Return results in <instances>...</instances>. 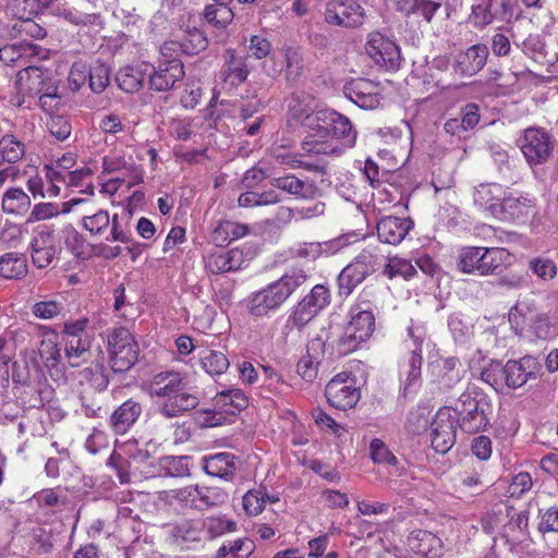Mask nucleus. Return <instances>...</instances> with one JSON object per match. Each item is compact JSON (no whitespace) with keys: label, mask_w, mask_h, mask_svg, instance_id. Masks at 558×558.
I'll return each mask as SVG.
<instances>
[{"label":"nucleus","mask_w":558,"mask_h":558,"mask_svg":"<svg viewBox=\"0 0 558 558\" xmlns=\"http://www.w3.org/2000/svg\"><path fill=\"white\" fill-rule=\"evenodd\" d=\"M141 413V403L133 399H129L111 414L109 420L110 427L116 434L123 435L137 421Z\"/></svg>","instance_id":"nucleus-28"},{"label":"nucleus","mask_w":558,"mask_h":558,"mask_svg":"<svg viewBox=\"0 0 558 558\" xmlns=\"http://www.w3.org/2000/svg\"><path fill=\"white\" fill-rule=\"evenodd\" d=\"M84 203L83 198H72L69 202L61 204L58 203H38L29 213L26 223H34L44 221L59 216L60 214H68L72 208L78 204Z\"/></svg>","instance_id":"nucleus-32"},{"label":"nucleus","mask_w":558,"mask_h":558,"mask_svg":"<svg viewBox=\"0 0 558 558\" xmlns=\"http://www.w3.org/2000/svg\"><path fill=\"white\" fill-rule=\"evenodd\" d=\"M255 550V544L247 537L226 541L217 550L215 558H248Z\"/></svg>","instance_id":"nucleus-43"},{"label":"nucleus","mask_w":558,"mask_h":558,"mask_svg":"<svg viewBox=\"0 0 558 558\" xmlns=\"http://www.w3.org/2000/svg\"><path fill=\"white\" fill-rule=\"evenodd\" d=\"M408 335L410 337V341L407 343L409 353L399 364L404 396L415 392L421 384L422 345L426 340V332L420 326H410Z\"/></svg>","instance_id":"nucleus-8"},{"label":"nucleus","mask_w":558,"mask_h":558,"mask_svg":"<svg viewBox=\"0 0 558 558\" xmlns=\"http://www.w3.org/2000/svg\"><path fill=\"white\" fill-rule=\"evenodd\" d=\"M369 451L375 463L396 465L398 462L396 456L388 449L385 442L378 438L371 441Z\"/></svg>","instance_id":"nucleus-63"},{"label":"nucleus","mask_w":558,"mask_h":558,"mask_svg":"<svg viewBox=\"0 0 558 558\" xmlns=\"http://www.w3.org/2000/svg\"><path fill=\"white\" fill-rule=\"evenodd\" d=\"M397 10L407 15H414L426 23H432L441 7L438 0H396Z\"/></svg>","instance_id":"nucleus-31"},{"label":"nucleus","mask_w":558,"mask_h":558,"mask_svg":"<svg viewBox=\"0 0 558 558\" xmlns=\"http://www.w3.org/2000/svg\"><path fill=\"white\" fill-rule=\"evenodd\" d=\"M20 83L22 89L26 90L29 95H38L48 87L45 72L40 68L31 65L20 73Z\"/></svg>","instance_id":"nucleus-45"},{"label":"nucleus","mask_w":558,"mask_h":558,"mask_svg":"<svg viewBox=\"0 0 558 558\" xmlns=\"http://www.w3.org/2000/svg\"><path fill=\"white\" fill-rule=\"evenodd\" d=\"M440 384L451 388L462 378L461 363L457 357H448L442 361L440 366Z\"/></svg>","instance_id":"nucleus-57"},{"label":"nucleus","mask_w":558,"mask_h":558,"mask_svg":"<svg viewBox=\"0 0 558 558\" xmlns=\"http://www.w3.org/2000/svg\"><path fill=\"white\" fill-rule=\"evenodd\" d=\"M366 54L380 68L397 70L400 66V48L395 40L379 32H373L365 43Z\"/></svg>","instance_id":"nucleus-13"},{"label":"nucleus","mask_w":558,"mask_h":558,"mask_svg":"<svg viewBox=\"0 0 558 558\" xmlns=\"http://www.w3.org/2000/svg\"><path fill=\"white\" fill-rule=\"evenodd\" d=\"M47 129L57 141L63 142L70 137L72 126L63 116H51L47 121Z\"/></svg>","instance_id":"nucleus-62"},{"label":"nucleus","mask_w":558,"mask_h":558,"mask_svg":"<svg viewBox=\"0 0 558 558\" xmlns=\"http://www.w3.org/2000/svg\"><path fill=\"white\" fill-rule=\"evenodd\" d=\"M529 328L537 339L542 340H547L557 332L550 317L543 313L535 314L530 318Z\"/></svg>","instance_id":"nucleus-55"},{"label":"nucleus","mask_w":558,"mask_h":558,"mask_svg":"<svg viewBox=\"0 0 558 558\" xmlns=\"http://www.w3.org/2000/svg\"><path fill=\"white\" fill-rule=\"evenodd\" d=\"M31 197L21 187H10L2 196L1 208L4 214L22 217L31 209Z\"/></svg>","instance_id":"nucleus-35"},{"label":"nucleus","mask_w":558,"mask_h":558,"mask_svg":"<svg viewBox=\"0 0 558 558\" xmlns=\"http://www.w3.org/2000/svg\"><path fill=\"white\" fill-rule=\"evenodd\" d=\"M184 66L180 59L171 58L161 61L149 74V88L155 92H167L184 77Z\"/></svg>","instance_id":"nucleus-20"},{"label":"nucleus","mask_w":558,"mask_h":558,"mask_svg":"<svg viewBox=\"0 0 558 558\" xmlns=\"http://www.w3.org/2000/svg\"><path fill=\"white\" fill-rule=\"evenodd\" d=\"M90 338H71L65 340L64 354L71 367H78L90 359Z\"/></svg>","instance_id":"nucleus-38"},{"label":"nucleus","mask_w":558,"mask_h":558,"mask_svg":"<svg viewBox=\"0 0 558 558\" xmlns=\"http://www.w3.org/2000/svg\"><path fill=\"white\" fill-rule=\"evenodd\" d=\"M29 248L32 262L37 268L49 267L59 252L54 230L48 226L37 228Z\"/></svg>","instance_id":"nucleus-15"},{"label":"nucleus","mask_w":558,"mask_h":558,"mask_svg":"<svg viewBox=\"0 0 558 558\" xmlns=\"http://www.w3.org/2000/svg\"><path fill=\"white\" fill-rule=\"evenodd\" d=\"M502 368V378L510 388H520L530 379H536L539 364L532 356H524L519 361H508Z\"/></svg>","instance_id":"nucleus-22"},{"label":"nucleus","mask_w":558,"mask_h":558,"mask_svg":"<svg viewBox=\"0 0 558 558\" xmlns=\"http://www.w3.org/2000/svg\"><path fill=\"white\" fill-rule=\"evenodd\" d=\"M286 66V80L289 83H295L303 73V59L300 52L293 48L286 50L283 54Z\"/></svg>","instance_id":"nucleus-59"},{"label":"nucleus","mask_w":558,"mask_h":558,"mask_svg":"<svg viewBox=\"0 0 558 558\" xmlns=\"http://www.w3.org/2000/svg\"><path fill=\"white\" fill-rule=\"evenodd\" d=\"M345 96L362 109H375L379 106L378 88L368 80H356L344 87Z\"/></svg>","instance_id":"nucleus-25"},{"label":"nucleus","mask_w":558,"mask_h":558,"mask_svg":"<svg viewBox=\"0 0 558 558\" xmlns=\"http://www.w3.org/2000/svg\"><path fill=\"white\" fill-rule=\"evenodd\" d=\"M333 120V131L328 140L323 141L322 135L307 134L302 142V149L310 156H340L356 142V131L350 119L341 113L330 116Z\"/></svg>","instance_id":"nucleus-3"},{"label":"nucleus","mask_w":558,"mask_h":558,"mask_svg":"<svg viewBox=\"0 0 558 558\" xmlns=\"http://www.w3.org/2000/svg\"><path fill=\"white\" fill-rule=\"evenodd\" d=\"M308 276L303 269H291L278 280L253 292L247 298V311L251 315L263 317L279 308L289 296L305 284Z\"/></svg>","instance_id":"nucleus-2"},{"label":"nucleus","mask_w":558,"mask_h":558,"mask_svg":"<svg viewBox=\"0 0 558 558\" xmlns=\"http://www.w3.org/2000/svg\"><path fill=\"white\" fill-rule=\"evenodd\" d=\"M202 522L205 537L208 535L209 538L219 537L236 530V522L225 515H210L203 519Z\"/></svg>","instance_id":"nucleus-49"},{"label":"nucleus","mask_w":558,"mask_h":558,"mask_svg":"<svg viewBox=\"0 0 558 558\" xmlns=\"http://www.w3.org/2000/svg\"><path fill=\"white\" fill-rule=\"evenodd\" d=\"M250 252L241 247H234L227 252H214L205 258L206 268L211 274H225L236 271L247 266Z\"/></svg>","instance_id":"nucleus-21"},{"label":"nucleus","mask_w":558,"mask_h":558,"mask_svg":"<svg viewBox=\"0 0 558 558\" xmlns=\"http://www.w3.org/2000/svg\"><path fill=\"white\" fill-rule=\"evenodd\" d=\"M554 147L551 135L538 128L526 129L520 141L521 151L532 167L546 163L553 155Z\"/></svg>","instance_id":"nucleus-10"},{"label":"nucleus","mask_w":558,"mask_h":558,"mask_svg":"<svg viewBox=\"0 0 558 558\" xmlns=\"http://www.w3.org/2000/svg\"><path fill=\"white\" fill-rule=\"evenodd\" d=\"M509 258L504 247L465 246L459 252L457 267L463 274L490 276L500 271Z\"/></svg>","instance_id":"nucleus-6"},{"label":"nucleus","mask_w":558,"mask_h":558,"mask_svg":"<svg viewBox=\"0 0 558 558\" xmlns=\"http://www.w3.org/2000/svg\"><path fill=\"white\" fill-rule=\"evenodd\" d=\"M0 35L12 39L28 37L39 40L47 36V31L31 17H20L0 26Z\"/></svg>","instance_id":"nucleus-29"},{"label":"nucleus","mask_w":558,"mask_h":558,"mask_svg":"<svg viewBox=\"0 0 558 558\" xmlns=\"http://www.w3.org/2000/svg\"><path fill=\"white\" fill-rule=\"evenodd\" d=\"M208 40L205 34L197 29H189L181 40H170L166 41L161 48L160 52L162 56H167L169 52H178L181 51L182 53L194 56L198 52L205 50L207 48Z\"/></svg>","instance_id":"nucleus-26"},{"label":"nucleus","mask_w":558,"mask_h":558,"mask_svg":"<svg viewBox=\"0 0 558 558\" xmlns=\"http://www.w3.org/2000/svg\"><path fill=\"white\" fill-rule=\"evenodd\" d=\"M204 470L208 475L228 480L236 470L235 456L230 452H219L206 457L204 458Z\"/></svg>","instance_id":"nucleus-33"},{"label":"nucleus","mask_w":558,"mask_h":558,"mask_svg":"<svg viewBox=\"0 0 558 558\" xmlns=\"http://www.w3.org/2000/svg\"><path fill=\"white\" fill-rule=\"evenodd\" d=\"M25 154L24 144L13 135H4L0 140V156L2 161L14 163Z\"/></svg>","instance_id":"nucleus-54"},{"label":"nucleus","mask_w":558,"mask_h":558,"mask_svg":"<svg viewBox=\"0 0 558 558\" xmlns=\"http://www.w3.org/2000/svg\"><path fill=\"white\" fill-rule=\"evenodd\" d=\"M471 10L470 20L478 29L512 16L510 0H474Z\"/></svg>","instance_id":"nucleus-14"},{"label":"nucleus","mask_w":558,"mask_h":558,"mask_svg":"<svg viewBox=\"0 0 558 558\" xmlns=\"http://www.w3.org/2000/svg\"><path fill=\"white\" fill-rule=\"evenodd\" d=\"M533 202L523 196L506 195L501 203L500 215H496V218L500 220L511 221H523L525 220L532 208Z\"/></svg>","instance_id":"nucleus-30"},{"label":"nucleus","mask_w":558,"mask_h":558,"mask_svg":"<svg viewBox=\"0 0 558 558\" xmlns=\"http://www.w3.org/2000/svg\"><path fill=\"white\" fill-rule=\"evenodd\" d=\"M148 391L151 397L162 399L159 405V413L173 418L194 410L199 398L196 393L185 390L184 377L174 371H163L154 375L148 384Z\"/></svg>","instance_id":"nucleus-1"},{"label":"nucleus","mask_w":558,"mask_h":558,"mask_svg":"<svg viewBox=\"0 0 558 558\" xmlns=\"http://www.w3.org/2000/svg\"><path fill=\"white\" fill-rule=\"evenodd\" d=\"M191 458L187 456H165L159 459L160 474L183 477L190 474Z\"/></svg>","instance_id":"nucleus-47"},{"label":"nucleus","mask_w":558,"mask_h":558,"mask_svg":"<svg viewBox=\"0 0 558 558\" xmlns=\"http://www.w3.org/2000/svg\"><path fill=\"white\" fill-rule=\"evenodd\" d=\"M384 254L378 244H368L338 276L340 294L349 295L381 265Z\"/></svg>","instance_id":"nucleus-7"},{"label":"nucleus","mask_w":558,"mask_h":558,"mask_svg":"<svg viewBox=\"0 0 558 558\" xmlns=\"http://www.w3.org/2000/svg\"><path fill=\"white\" fill-rule=\"evenodd\" d=\"M110 225L109 213L99 209L95 213H86L82 218V227L90 233V235H101Z\"/></svg>","instance_id":"nucleus-51"},{"label":"nucleus","mask_w":558,"mask_h":558,"mask_svg":"<svg viewBox=\"0 0 558 558\" xmlns=\"http://www.w3.org/2000/svg\"><path fill=\"white\" fill-rule=\"evenodd\" d=\"M453 411L456 423L468 434L484 430L489 423L492 403L488 396L477 386L469 385L459 397Z\"/></svg>","instance_id":"nucleus-4"},{"label":"nucleus","mask_w":558,"mask_h":558,"mask_svg":"<svg viewBox=\"0 0 558 558\" xmlns=\"http://www.w3.org/2000/svg\"><path fill=\"white\" fill-rule=\"evenodd\" d=\"M457 423L449 409H440L430 424V442L436 452H448L456 442Z\"/></svg>","instance_id":"nucleus-16"},{"label":"nucleus","mask_w":558,"mask_h":558,"mask_svg":"<svg viewBox=\"0 0 558 558\" xmlns=\"http://www.w3.org/2000/svg\"><path fill=\"white\" fill-rule=\"evenodd\" d=\"M318 313L304 298L298 303L293 313L290 316L293 325L298 327L305 326L311 322Z\"/></svg>","instance_id":"nucleus-64"},{"label":"nucleus","mask_w":558,"mask_h":558,"mask_svg":"<svg viewBox=\"0 0 558 558\" xmlns=\"http://www.w3.org/2000/svg\"><path fill=\"white\" fill-rule=\"evenodd\" d=\"M413 227L410 218L395 216L383 217L377 223V235L380 242L397 245L404 240Z\"/></svg>","instance_id":"nucleus-24"},{"label":"nucleus","mask_w":558,"mask_h":558,"mask_svg":"<svg viewBox=\"0 0 558 558\" xmlns=\"http://www.w3.org/2000/svg\"><path fill=\"white\" fill-rule=\"evenodd\" d=\"M487 57L488 49L485 45H473L456 56L454 72L462 76H472L484 68Z\"/></svg>","instance_id":"nucleus-23"},{"label":"nucleus","mask_w":558,"mask_h":558,"mask_svg":"<svg viewBox=\"0 0 558 558\" xmlns=\"http://www.w3.org/2000/svg\"><path fill=\"white\" fill-rule=\"evenodd\" d=\"M198 355L202 367L210 376L222 375L229 368V360L221 351L202 349Z\"/></svg>","instance_id":"nucleus-44"},{"label":"nucleus","mask_w":558,"mask_h":558,"mask_svg":"<svg viewBox=\"0 0 558 558\" xmlns=\"http://www.w3.org/2000/svg\"><path fill=\"white\" fill-rule=\"evenodd\" d=\"M270 185L298 199L310 201L320 195V190L313 180L294 174L274 177L270 179Z\"/></svg>","instance_id":"nucleus-19"},{"label":"nucleus","mask_w":558,"mask_h":558,"mask_svg":"<svg viewBox=\"0 0 558 558\" xmlns=\"http://www.w3.org/2000/svg\"><path fill=\"white\" fill-rule=\"evenodd\" d=\"M43 340L38 353L51 377L63 378L61 366V348L59 347V335L48 326L40 328Z\"/></svg>","instance_id":"nucleus-18"},{"label":"nucleus","mask_w":558,"mask_h":558,"mask_svg":"<svg viewBox=\"0 0 558 558\" xmlns=\"http://www.w3.org/2000/svg\"><path fill=\"white\" fill-rule=\"evenodd\" d=\"M384 275L393 279L401 277L404 280H410L416 275V269L411 260L398 256L389 257L384 268Z\"/></svg>","instance_id":"nucleus-50"},{"label":"nucleus","mask_w":558,"mask_h":558,"mask_svg":"<svg viewBox=\"0 0 558 558\" xmlns=\"http://www.w3.org/2000/svg\"><path fill=\"white\" fill-rule=\"evenodd\" d=\"M203 527L201 519H182L165 526L170 542L183 548H191L205 539Z\"/></svg>","instance_id":"nucleus-17"},{"label":"nucleus","mask_w":558,"mask_h":558,"mask_svg":"<svg viewBox=\"0 0 558 558\" xmlns=\"http://www.w3.org/2000/svg\"><path fill=\"white\" fill-rule=\"evenodd\" d=\"M409 545L417 554L427 558H434L439 555L441 539L432 532L417 530L410 534Z\"/></svg>","instance_id":"nucleus-36"},{"label":"nucleus","mask_w":558,"mask_h":558,"mask_svg":"<svg viewBox=\"0 0 558 558\" xmlns=\"http://www.w3.org/2000/svg\"><path fill=\"white\" fill-rule=\"evenodd\" d=\"M28 272L25 254L9 252L0 256V276L4 279L21 280Z\"/></svg>","instance_id":"nucleus-34"},{"label":"nucleus","mask_w":558,"mask_h":558,"mask_svg":"<svg viewBox=\"0 0 558 558\" xmlns=\"http://www.w3.org/2000/svg\"><path fill=\"white\" fill-rule=\"evenodd\" d=\"M147 68V65H144ZM146 69L142 66H124L116 75L118 86L125 93L138 92L144 84Z\"/></svg>","instance_id":"nucleus-41"},{"label":"nucleus","mask_w":558,"mask_h":558,"mask_svg":"<svg viewBox=\"0 0 558 558\" xmlns=\"http://www.w3.org/2000/svg\"><path fill=\"white\" fill-rule=\"evenodd\" d=\"M109 364L114 373L131 369L138 359V344L129 329L114 328L108 333Z\"/></svg>","instance_id":"nucleus-9"},{"label":"nucleus","mask_w":558,"mask_h":558,"mask_svg":"<svg viewBox=\"0 0 558 558\" xmlns=\"http://www.w3.org/2000/svg\"><path fill=\"white\" fill-rule=\"evenodd\" d=\"M248 232V227L243 223L225 220L219 222L211 232V241L217 246H227L232 241L245 236Z\"/></svg>","instance_id":"nucleus-37"},{"label":"nucleus","mask_w":558,"mask_h":558,"mask_svg":"<svg viewBox=\"0 0 558 558\" xmlns=\"http://www.w3.org/2000/svg\"><path fill=\"white\" fill-rule=\"evenodd\" d=\"M507 193L502 185L486 183L478 185L473 194L474 204L480 208L489 211L493 216L500 215L501 203Z\"/></svg>","instance_id":"nucleus-27"},{"label":"nucleus","mask_w":558,"mask_h":558,"mask_svg":"<svg viewBox=\"0 0 558 558\" xmlns=\"http://www.w3.org/2000/svg\"><path fill=\"white\" fill-rule=\"evenodd\" d=\"M64 310L63 303L56 299H45L32 305V314L39 319L57 318Z\"/></svg>","instance_id":"nucleus-56"},{"label":"nucleus","mask_w":558,"mask_h":558,"mask_svg":"<svg viewBox=\"0 0 558 558\" xmlns=\"http://www.w3.org/2000/svg\"><path fill=\"white\" fill-rule=\"evenodd\" d=\"M375 330V315L372 304L360 300L350 310V320L337 342L339 354L347 355L367 341Z\"/></svg>","instance_id":"nucleus-5"},{"label":"nucleus","mask_w":558,"mask_h":558,"mask_svg":"<svg viewBox=\"0 0 558 558\" xmlns=\"http://www.w3.org/2000/svg\"><path fill=\"white\" fill-rule=\"evenodd\" d=\"M337 111L331 109H322L316 111V116L311 117L306 123L310 130L308 134L322 135V140L326 141L330 137L333 131V122L327 123V120H332L330 116H337Z\"/></svg>","instance_id":"nucleus-48"},{"label":"nucleus","mask_w":558,"mask_h":558,"mask_svg":"<svg viewBox=\"0 0 558 558\" xmlns=\"http://www.w3.org/2000/svg\"><path fill=\"white\" fill-rule=\"evenodd\" d=\"M365 16V9L356 0H329L324 10L325 22L332 26L359 27Z\"/></svg>","instance_id":"nucleus-11"},{"label":"nucleus","mask_w":558,"mask_h":558,"mask_svg":"<svg viewBox=\"0 0 558 558\" xmlns=\"http://www.w3.org/2000/svg\"><path fill=\"white\" fill-rule=\"evenodd\" d=\"M50 8L54 15L61 16L75 25L90 23L94 19V14L81 12L70 7L66 2H60L59 0L50 5Z\"/></svg>","instance_id":"nucleus-53"},{"label":"nucleus","mask_w":558,"mask_h":558,"mask_svg":"<svg viewBox=\"0 0 558 558\" xmlns=\"http://www.w3.org/2000/svg\"><path fill=\"white\" fill-rule=\"evenodd\" d=\"M315 98L305 94H294L289 102L291 119L307 128L306 121L316 116Z\"/></svg>","instance_id":"nucleus-39"},{"label":"nucleus","mask_w":558,"mask_h":558,"mask_svg":"<svg viewBox=\"0 0 558 558\" xmlns=\"http://www.w3.org/2000/svg\"><path fill=\"white\" fill-rule=\"evenodd\" d=\"M106 172H116L120 170H133L135 161L132 156H126L123 151H113L106 156L102 161Z\"/></svg>","instance_id":"nucleus-61"},{"label":"nucleus","mask_w":558,"mask_h":558,"mask_svg":"<svg viewBox=\"0 0 558 558\" xmlns=\"http://www.w3.org/2000/svg\"><path fill=\"white\" fill-rule=\"evenodd\" d=\"M225 82L232 86L240 85L243 83L248 74L247 65L245 60L236 58L233 53H230V59L225 65Z\"/></svg>","instance_id":"nucleus-52"},{"label":"nucleus","mask_w":558,"mask_h":558,"mask_svg":"<svg viewBox=\"0 0 558 558\" xmlns=\"http://www.w3.org/2000/svg\"><path fill=\"white\" fill-rule=\"evenodd\" d=\"M19 54H21L20 65L36 60H46L49 58L50 51L39 45L33 44L27 40L17 41Z\"/></svg>","instance_id":"nucleus-60"},{"label":"nucleus","mask_w":558,"mask_h":558,"mask_svg":"<svg viewBox=\"0 0 558 558\" xmlns=\"http://www.w3.org/2000/svg\"><path fill=\"white\" fill-rule=\"evenodd\" d=\"M88 81L94 93H102L110 82V69L105 63L96 62L88 69Z\"/></svg>","instance_id":"nucleus-58"},{"label":"nucleus","mask_w":558,"mask_h":558,"mask_svg":"<svg viewBox=\"0 0 558 558\" xmlns=\"http://www.w3.org/2000/svg\"><path fill=\"white\" fill-rule=\"evenodd\" d=\"M325 396L329 405L345 411L356 405L361 391L353 377L348 373H340L327 384Z\"/></svg>","instance_id":"nucleus-12"},{"label":"nucleus","mask_w":558,"mask_h":558,"mask_svg":"<svg viewBox=\"0 0 558 558\" xmlns=\"http://www.w3.org/2000/svg\"><path fill=\"white\" fill-rule=\"evenodd\" d=\"M279 501L277 494H268L265 487L248 490L243 496V509L250 515L259 514L265 508L266 502L275 504Z\"/></svg>","instance_id":"nucleus-40"},{"label":"nucleus","mask_w":558,"mask_h":558,"mask_svg":"<svg viewBox=\"0 0 558 558\" xmlns=\"http://www.w3.org/2000/svg\"><path fill=\"white\" fill-rule=\"evenodd\" d=\"M215 405L227 414L234 415L247 405V398L241 389L221 391L215 397Z\"/></svg>","instance_id":"nucleus-42"},{"label":"nucleus","mask_w":558,"mask_h":558,"mask_svg":"<svg viewBox=\"0 0 558 558\" xmlns=\"http://www.w3.org/2000/svg\"><path fill=\"white\" fill-rule=\"evenodd\" d=\"M203 19L217 28H226L234 17L230 5L221 3L206 4L203 11Z\"/></svg>","instance_id":"nucleus-46"}]
</instances>
